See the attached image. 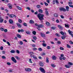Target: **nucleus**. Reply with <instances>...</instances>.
I'll return each mask as SVG.
<instances>
[{
  "mask_svg": "<svg viewBox=\"0 0 73 73\" xmlns=\"http://www.w3.org/2000/svg\"><path fill=\"white\" fill-rule=\"evenodd\" d=\"M38 17L40 20H42L44 19V15L43 14H41L40 13L38 14L37 15Z\"/></svg>",
  "mask_w": 73,
  "mask_h": 73,
  "instance_id": "1",
  "label": "nucleus"
},
{
  "mask_svg": "<svg viewBox=\"0 0 73 73\" xmlns=\"http://www.w3.org/2000/svg\"><path fill=\"white\" fill-rule=\"evenodd\" d=\"M39 70L43 73H45V71L44 70V69L42 67H40L39 68Z\"/></svg>",
  "mask_w": 73,
  "mask_h": 73,
  "instance_id": "2",
  "label": "nucleus"
},
{
  "mask_svg": "<svg viewBox=\"0 0 73 73\" xmlns=\"http://www.w3.org/2000/svg\"><path fill=\"white\" fill-rule=\"evenodd\" d=\"M59 10L60 11H63V12H65L66 11V9L64 7H60L59 8Z\"/></svg>",
  "mask_w": 73,
  "mask_h": 73,
  "instance_id": "3",
  "label": "nucleus"
},
{
  "mask_svg": "<svg viewBox=\"0 0 73 73\" xmlns=\"http://www.w3.org/2000/svg\"><path fill=\"white\" fill-rule=\"evenodd\" d=\"M11 60L14 62H15V63H16L17 62V60H16L15 58L13 57H11Z\"/></svg>",
  "mask_w": 73,
  "mask_h": 73,
  "instance_id": "4",
  "label": "nucleus"
},
{
  "mask_svg": "<svg viewBox=\"0 0 73 73\" xmlns=\"http://www.w3.org/2000/svg\"><path fill=\"white\" fill-rule=\"evenodd\" d=\"M30 56L31 58L33 57V58H34V59H35V60H37V58L36 56L34 55H32V54H31Z\"/></svg>",
  "mask_w": 73,
  "mask_h": 73,
  "instance_id": "5",
  "label": "nucleus"
},
{
  "mask_svg": "<svg viewBox=\"0 0 73 73\" xmlns=\"http://www.w3.org/2000/svg\"><path fill=\"white\" fill-rule=\"evenodd\" d=\"M8 6L9 7V8H10V9H12V4L9 3L8 4Z\"/></svg>",
  "mask_w": 73,
  "mask_h": 73,
  "instance_id": "6",
  "label": "nucleus"
},
{
  "mask_svg": "<svg viewBox=\"0 0 73 73\" xmlns=\"http://www.w3.org/2000/svg\"><path fill=\"white\" fill-rule=\"evenodd\" d=\"M40 36H41V37H45V34L44 33H40Z\"/></svg>",
  "mask_w": 73,
  "mask_h": 73,
  "instance_id": "7",
  "label": "nucleus"
},
{
  "mask_svg": "<svg viewBox=\"0 0 73 73\" xmlns=\"http://www.w3.org/2000/svg\"><path fill=\"white\" fill-rule=\"evenodd\" d=\"M39 64L40 65V66L42 67L44 66V63L41 62H40L39 63Z\"/></svg>",
  "mask_w": 73,
  "mask_h": 73,
  "instance_id": "8",
  "label": "nucleus"
},
{
  "mask_svg": "<svg viewBox=\"0 0 73 73\" xmlns=\"http://www.w3.org/2000/svg\"><path fill=\"white\" fill-rule=\"evenodd\" d=\"M58 28H59L60 29H63V27L60 25H58Z\"/></svg>",
  "mask_w": 73,
  "mask_h": 73,
  "instance_id": "9",
  "label": "nucleus"
},
{
  "mask_svg": "<svg viewBox=\"0 0 73 73\" xmlns=\"http://www.w3.org/2000/svg\"><path fill=\"white\" fill-rule=\"evenodd\" d=\"M16 24L17 25V26L19 28H21V24H20L19 23H17Z\"/></svg>",
  "mask_w": 73,
  "mask_h": 73,
  "instance_id": "10",
  "label": "nucleus"
},
{
  "mask_svg": "<svg viewBox=\"0 0 73 73\" xmlns=\"http://www.w3.org/2000/svg\"><path fill=\"white\" fill-rule=\"evenodd\" d=\"M52 58L54 60H56L57 58L56 57V56H55L53 55L52 56Z\"/></svg>",
  "mask_w": 73,
  "mask_h": 73,
  "instance_id": "11",
  "label": "nucleus"
},
{
  "mask_svg": "<svg viewBox=\"0 0 73 73\" xmlns=\"http://www.w3.org/2000/svg\"><path fill=\"white\" fill-rule=\"evenodd\" d=\"M25 33H26L27 34V35H29L31 34V33L30 32V31H26Z\"/></svg>",
  "mask_w": 73,
  "mask_h": 73,
  "instance_id": "12",
  "label": "nucleus"
},
{
  "mask_svg": "<svg viewBox=\"0 0 73 73\" xmlns=\"http://www.w3.org/2000/svg\"><path fill=\"white\" fill-rule=\"evenodd\" d=\"M25 70L27 72H29L31 70V69L30 68H25Z\"/></svg>",
  "mask_w": 73,
  "mask_h": 73,
  "instance_id": "13",
  "label": "nucleus"
},
{
  "mask_svg": "<svg viewBox=\"0 0 73 73\" xmlns=\"http://www.w3.org/2000/svg\"><path fill=\"white\" fill-rule=\"evenodd\" d=\"M9 23L10 24H13V21H12V20L10 19L9 20Z\"/></svg>",
  "mask_w": 73,
  "mask_h": 73,
  "instance_id": "14",
  "label": "nucleus"
},
{
  "mask_svg": "<svg viewBox=\"0 0 73 73\" xmlns=\"http://www.w3.org/2000/svg\"><path fill=\"white\" fill-rule=\"evenodd\" d=\"M38 11L40 13H43V11L42 9H39L38 10Z\"/></svg>",
  "mask_w": 73,
  "mask_h": 73,
  "instance_id": "15",
  "label": "nucleus"
},
{
  "mask_svg": "<svg viewBox=\"0 0 73 73\" xmlns=\"http://www.w3.org/2000/svg\"><path fill=\"white\" fill-rule=\"evenodd\" d=\"M68 32L70 35H71V34H72V33H73V32L72 31H70V30H69L68 31Z\"/></svg>",
  "mask_w": 73,
  "mask_h": 73,
  "instance_id": "16",
  "label": "nucleus"
},
{
  "mask_svg": "<svg viewBox=\"0 0 73 73\" xmlns=\"http://www.w3.org/2000/svg\"><path fill=\"white\" fill-rule=\"evenodd\" d=\"M44 27V25L42 24L39 25L38 26V28H42Z\"/></svg>",
  "mask_w": 73,
  "mask_h": 73,
  "instance_id": "17",
  "label": "nucleus"
},
{
  "mask_svg": "<svg viewBox=\"0 0 73 73\" xmlns=\"http://www.w3.org/2000/svg\"><path fill=\"white\" fill-rule=\"evenodd\" d=\"M11 53H15V50H12L11 51H10Z\"/></svg>",
  "mask_w": 73,
  "mask_h": 73,
  "instance_id": "18",
  "label": "nucleus"
},
{
  "mask_svg": "<svg viewBox=\"0 0 73 73\" xmlns=\"http://www.w3.org/2000/svg\"><path fill=\"white\" fill-rule=\"evenodd\" d=\"M46 25H47V26H50V23L48 22H46Z\"/></svg>",
  "mask_w": 73,
  "mask_h": 73,
  "instance_id": "19",
  "label": "nucleus"
},
{
  "mask_svg": "<svg viewBox=\"0 0 73 73\" xmlns=\"http://www.w3.org/2000/svg\"><path fill=\"white\" fill-rule=\"evenodd\" d=\"M65 37H66V36L62 35L61 36V38H62V39L63 40H64V39H65Z\"/></svg>",
  "mask_w": 73,
  "mask_h": 73,
  "instance_id": "20",
  "label": "nucleus"
},
{
  "mask_svg": "<svg viewBox=\"0 0 73 73\" xmlns=\"http://www.w3.org/2000/svg\"><path fill=\"white\" fill-rule=\"evenodd\" d=\"M66 11H69V7L68 6H66Z\"/></svg>",
  "mask_w": 73,
  "mask_h": 73,
  "instance_id": "21",
  "label": "nucleus"
},
{
  "mask_svg": "<svg viewBox=\"0 0 73 73\" xmlns=\"http://www.w3.org/2000/svg\"><path fill=\"white\" fill-rule=\"evenodd\" d=\"M3 18H2L1 17H0V22L1 23H3Z\"/></svg>",
  "mask_w": 73,
  "mask_h": 73,
  "instance_id": "22",
  "label": "nucleus"
},
{
  "mask_svg": "<svg viewBox=\"0 0 73 73\" xmlns=\"http://www.w3.org/2000/svg\"><path fill=\"white\" fill-rule=\"evenodd\" d=\"M54 17H57L58 16V14H57L56 13H55L54 14Z\"/></svg>",
  "mask_w": 73,
  "mask_h": 73,
  "instance_id": "23",
  "label": "nucleus"
},
{
  "mask_svg": "<svg viewBox=\"0 0 73 73\" xmlns=\"http://www.w3.org/2000/svg\"><path fill=\"white\" fill-rule=\"evenodd\" d=\"M30 24H33V23H34V21H33L32 20H31L30 21Z\"/></svg>",
  "mask_w": 73,
  "mask_h": 73,
  "instance_id": "24",
  "label": "nucleus"
},
{
  "mask_svg": "<svg viewBox=\"0 0 73 73\" xmlns=\"http://www.w3.org/2000/svg\"><path fill=\"white\" fill-rule=\"evenodd\" d=\"M17 37H18V38H21V36L19 34H17Z\"/></svg>",
  "mask_w": 73,
  "mask_h": 73,
  "instance_id": "25",
  "label": "nucleus"
},
{
  "mask_svg": "<svg viewBox=\"0 0 73 73\" xmlns=\"http://www.w3.org/2000/svg\"><path fill=\"white\" fill-rule=\"evenodd\" d=\"M65 67H66V68H70V66H69V65H65Z\"/></svg>",
  "mask_w": 73,
  "mask_h": 73,
  "instance_id": "26",
  "label": "nucleus"
},
{
  "mask_svg": "<svg viewBox=\"0 0 73 73\" xmlns=\"http://www.w3.org/2000/svg\"><path fill=\"white\" fill-rule=\"evenodd\" d=\"M33 34L34 35H36V32L35 31H34L33 32Z\"/></svg>",
  "mask_w": 73,
  "mask_h": 73,
  "instance_id": "27",
  "label": "nucleus"
},
{
  "mask_svg": "<svg viewBox=\"0 0 73 73\" xmlns=\"http://www.w3.org/2000/svg\"><path fill=\"white\" fill-rule=\"evenodd\" d=\"M36 7L37 8H38V9H40L41 8V6L39 5H37Z\"/></svg>",
  "mask_w": 73,
  "mask_h": 73,
  "instance_id": "28",
  "label": "nucleus"
},
{
  "mask_svg": "<svg viewBox=\"0 0 73 73\" xmlns=\"http://www.w3.org/2000/svg\"><path fill=\"white\" fill-rule=\"evenodd\" d=\"M45 13L46 14V15H49V14H48V11H45Z\"/></svg>",
  "mask_w": 73,
  "mask_h": 73,
  "instance_id": "29",
  "label": "nucleus"
},
{
  "mask_svg": "<svg viewBox=\"0 0 73 73\" xmlns=\"http://www.w3.org/2000/svg\"><path fill=\"white\" fill-rule=\"evenodd\" d=\"M18 22L19 23H22V20L21 19H19L18 20Z\"/></svg>",
  "mask_w": 73,
  "mask_h": 73,
  "instance_id": "30",
  "label": "nucleus"
},
{
  "mask_svg": "<svg viewBox=\"0 0 73 73\" xmlns=\"http://www.w3.org/2000/svg\"><path fill=\"white\" fill-rule=\"evenodd\" d=\"M51 66L52 68H55V67H56V66L53 64H51Z\"/></svg>",
  "mask_w": 73,
  "mask_h": 73,
  "instance_id": "31",
  "label": "nucleus"
},
{
  "mask_svg": "<svg viewBox=\"0 0 73 73\" xmlns=\"http://www.w3.org/2000/svg\"><path fill=\"white\" fill-rule=\"evenodd\" d=\"M46 62L47 63H49V59L48 58V57H47L46 58Z\"/></svg>",
  "mask_w": 73,
  "mask_h": 73,
  "instance_id": "32",
  "label": "nucleus"
},
{
  "mask_svg": "<svg viewBox=\"0 0 73 73\" xmlns=\"http://www.w3.org/2000/svg\"><path fill=\"white\" fill-rule=\"evenodd\" d=\"M68 65H73V63L71 62H69Z\"/></svg>",
  "mask_w": 73,
  "mask_h": 73,
  "instance_id": "33",
  "label": "nucleus"
},
{
  "mask_svg": "<svg viewBox=\"0 0 73 73\" xmlns=\"http://www.w3.org/2000/svg\"><path fill=\"white\" fill-rule=\"evenodd\" d=\"M9 16L10 17H14V15H9Z\"/></svg>",
  "mask_w": 73,
  "mask_h": 73,
  "instance_id": "34",
  "label": "nucleus"
},
{
  "mask_svg": "<svg viewBox=\"0 0 73 73\" xmlns=\"http://www.w3.org/2000/svg\"><path fill=\"white\" fill-rule=\"evenodd\" d=\"M15 58L18 60H20V58L17 56H15Z\"/></svg>",
  "mask_w": 73,
  "mask_h": 73,
  "instance_id": "35",
  "label": "nucleus"
},
{
  "mask_svg": "<svg viewBox=\"0 0 73 73\" xmlns=\"http://www.w3.org/2000/svg\"><path fill=\"white\" fill-rule=\"evenodd\" d=\"M33 39H34V40H36L37 39V37L35 36H33Z\"/></svg>",
  "mask_w": 73,
  "mask_h": 73,
  "instance_id": "36",
  "label": "nucleus"
},
{
  "mask_svg": "<svg viewBox=\"0 0 73 73\" xmlns=\"http://www.w3.org/2000/svg\"><path fill=\"white\" fill-rule=\"evenodd\" d=\"M65 27H66V28H69V26L68 25H66L65 24Z\"/></svg>",
  "mask_w": 73,
  "mask_h": 73,
  "instance_id": "37",
  "label": "nucleus"
},
{
  "mask_svg": "<svg viewBox=\"0 0 73 73\" xmlns=\"http://www.w3.org/2000/svg\"><path fill=\"white\" fill-rule=\"evenodd\" d=\"M17 8L18 9H19V10H21V8L19 6H17Z\"/></svg>",
  "mask_w": 73,
  "mask_h": 73,
  "instance_id": "38",
  "label": "nucleus"
},
{
  "mask_svg": "<svg viewBox=\"0 0 73 73\" xmlns=\"http://www.w3.org/2000/svg\"><path fill=\"white\" fill-rule=\"evenodd\" d=\"M1 57L3 59H5L6 58V57L5 56H1Z\"/></svg>",
  "mask_w": 73,
  "mask_h": 73,
  "instance_id": "39",
  "label": "nucleus"
},
{
  "mask_svg": "<svg viewBox=\"0 0 73 73\" xmlns=\"http://www.w3.org/2000/svg\"><path fill=\"white\" fill-rule=\"evenodd\" d=\"M60 33L61 35H64V33L62 31H60Z\"/></svg>",
  "mask_w": 73,
  "mask_h": 73,
  "instance_id": "40",
  "label": "nucleus"
},
{
  "mask_svg": "<svg viewBox=\"0 0 73 73\" xmlns=\"http://www.w3.org/2000/svg\"><path fill=\"white\" fill-rule=\"evenodd\" d=\"M7 43L8 45L9 46H10V45H11V44H10L9 42L7 41Z\"/></svg>",
  "mask_w": 73,
  "mask_h": 73,
  "instance_id": "41",
  "label": "nucleus"
},
{
  "mask_svg": "<svg viewBox=\"0 0 73 73\" xmlns=\"http://www.w3.org/2000/svg\"><path fill=\"white\" fill-rule=\"evenodd\" d=\"M20 45H23V43L22 41H20L19 43Z\"/></svg>",
  "mask_w": 73,
  "mask_h": 73,
  "instance_id": "42",
  "label": "nucleus"
},
{
  "mask_svg": "<svg viewBox=\"0 0 73 73\" xmlns=\"http://www.w3.org/2000/svg\"><path fill=\"white\" fill-rule=\"evenodd\" d=\"M16 52L17 53H18V54H19V53H20V51L18 50H16Z\"/></svg>",
  "mask_w": 73,
  "mask_h": 73,
  "instance_id": "43",
  "label": "nucleus"
},
{
  "mask_svg": "<svg viewBox=\"0 0 73 73\" xmlns=\"http://www.w3.org/2000/svg\"><path fill=\"white\" fill-rule=\"evenodd\" d=\"M44 3L46 6H48V4L47 3H46V2H44Z\"/></svg>",
  "mask_w": 73,
  "mask_h": 73,
  "instance_id": "44",
  "label": "nucleus"
},
{
  "mask_svg": "<svg viewBox=\"0 0 73 73\" xmlns=\"http://www.w3.org/2000/svg\"><path fill=\"white\" fill-rule=\"evenodd\" d=\"M68 4H69L72 5V4H73V3H72V1H70V2H69Z\"/></svg>",
  "mask_w": 73,
  "mask_h": 73,
  "instance_id": "45",
  "label": "nucleus"
},
{
  "mask_svg": "<svg viewBox=\"0 0 73 73\" xmlns=\"http://www.w3.org/2000/svg\"><path fill=\"white\" fill-rule=\"evenodd\" d=\"M51 28L52 29H53V30H54V29H56V27H52Z\"/></svg>",
  "mask_w": 73,
  "mask_h": 73,
  "instance_id": "46",
  "label": "nucleus"
},
{
  "mask_svg": "<svg viewBox=\"0 0 73 73\" xmlns=\"http://www.w3.org/2000/svg\"><path fill=\"white\" fill-rule=\"evenodd\" d=\"M23 25L25 27H27V24L25 23H24Z\"/></svg>",
  "mask_w": 73,
  "mask_h": 73,
  "instance_id": "47",
  "label": "nucleus"
},
{
  "mask_svg": "<svg viewBox=\"0 0 73 73\" xmlns=\"http://www.w3.org/2000/svg\"><path fill=\"white\" fill-rule=\"evenodd\" d=\"M42 45L43 46H46V44L45 43H43Z\"/></svg>",
  "mask_w": 73,
  "mask_h": 73,
  "instance_id": "48",
  "label": "nucleus"
},
{
  "mask_svg": "<svg viewBox=\"0 0 73 73\" xmlns=\"http://www.w3.org/2000/svg\"><path fill=\"white\" fill-rule=\"evenodd\" d=\"M0 49L1 50H3V46H1L0 48Z\"/></svg>",
  "mask_w": 73,
  "mask_h": 73,
  "instance_id": "49",
  "label": "nucleus"
},
{
  "mask_svg": "<svg viewBox=\"0 0 73 73\" xmlns=\"http://www.w3.org/2000/svg\"><path fill=\"white\" fill-rule=\"evenodd\" d=\"M67 47L68 48H70V45H69V44H67Z\"/></svg>",
  "mask_w": 73,
  "mask_h": 73,
  "instance_id": "50",
  "label": "nucleus"
},
{
  "mask_svg": "<svg viewBox=\"0 0 73 73\" xmlns=\"http://www.w3.org/2000/svg\"><path fill=\"white\" fill-rule=\"evenodd\" d=\"M55 35L57 36H58V37H59L60 36V35H59L57 33H56L55 34Z\"/></svg>",
  "mask_w": 73,
  "mask_h": 73,
  "instance_id": "51",
  "label": "nucleus"
},
{
  "mask_svg": "<svg viewBox=\"0 0 73 73\" xmlns=\"http://www.w3.org/2000/svg\"><path fill=\"white\" fill-rule=\"evenodd\" d=\"M2 52L3 54H5V51H2Z\"/></svg>",
  "mask_w": 73,
  "mask_h": 73,
  "instance_id": "52",
  "label": "nucleus"
},
{
  "mask_svg": "<svg viewBox=\"0 0 73 73\" xmlns=\"http://www.w3.org/2000/svg\"><path fill=\"white\" fill-rule=\"evenodd\" d=\"M38 50L39 51H41V50H42V48H39Z\"/></svg>",
  "mask_w": 73,
  "mask_h": 73,
  "instance_id": "53",
  "label": "nucleus"
},
{
  "mask_svg": "<svg viewBox=\"0 0 73 73\" xmlns=\"http://www.w3.org/2000/svg\"><path fill=\"white\" fill-rule=\"evenodd\" d=\"M32 60L31 59H30L29 60V62H30V63H32Z\"/></svg>",
  "mask_w": 73,
  "mask_h": 73,
  "instance_id": "54",
  "label": "nucleus"
},
{
  "mask_svg": "<svg viewBox=\"0 0 73 73\" xmlns=\"http://www.w3.org/2000/svg\"><path fill=\"white\" fill-rule=\"evenodd\" d=\"M47 49H50V46H47Z\"/></svg>",
  "mask_w": 73,
  "mask_h": 73,
  "instance_id": "55",
  "label": "nucleus"
},
{
  "mask_svg": "<svg viewBox=\"0 0 73 73\" xmlns=\"http://www.w3.org/2000/svg\"><path fill=\"white\" fill-rule=\"evenodd\" d=\"M1 31H4V28H3L2 27H1Z\"/></svg>",
  "mask_w": 73,
  "mask_h": 73,
  "instance_id": "56",
  "label": "nucleus"
},
{
  "mask_svg": "<svg viewBox=\"0 0 73 73\" xmlns=\"http://www.w3.org/2000/svg\"><path fill=\"white\" fill-rule=\"evenodd\" d=\"M60 50H64V48H62V47H60Z\"/></svg>",
  "mask_w": 73,
  "mask_h": 73,
  "instance_id": "57",
  "label": "nucleus"
},
{
  "mask_svg": "<svg viewBox=\"0 0 73 73\" xmlns=\"http://www.w3.org/2000/svg\"><path fill=\"white\" fill-rule=\"evenodd\" d=\"M37 49V48H33V50H36Z\"/></svg>",
  "mask_w": 73,
  "mask_h": 73,
  "instance_id": "58",
  "label": "nucleus"
},
{
  "mask_svg": "<svg viewBox=\"0 0 73 73\" xmlns=\"http://www.w3.org/2000/svg\"><path fill=\"white\" fill-rule=\"evenodd\" d=\"M60 17L62 19H64V17L63 15H60Z\"/></svg>",
  "mask_w": 73,
  "mask_h": 73,
  "instance_id": "59",
  "label": "nucleus"
},
{
  "mask_svg": "<svg viewBox=\"0 0 73 73\" xmlns=\"http://www.w3.org/2000/svg\"><path fill=\"white\" fill-rule=\"evenodd\" d=\"M7 64L8 65H11V63L10 62H8L7 63Z\"/></svg>",
  "mask_w": 73,
  "mask_h": 73,
  "instance_id": "60",
  "label": "nucleus"
},
{
  "mask_svg": "<svg viewBox=\"0 0 73 73\" xmlns=\"http://www.w3.org/2000/svg\"><path fill=\"white\" fill-rule=\"evenodd\" d=\"M45 53L44 52H43L42 54V56H45Z\"/></svg>",
  "mask_w": 73,
  "mask_h": 73,
  "instance_id": "61",
  "label": "nucleus"
},
{
  "mask_svg": "<svg viewBox=\"0 0 73 73\" xmlns=\"http://www.w3.org/2000/svg\"><path fill=\"white\" fill-rule=\"evenodd\" d=\"M56 21L57 23H60V22H59V20H58V19L56 20Z\"/></svg>",
  "mask_w": 73,
  "mask_h": 73,
  "instance_id": "62",
  "label": "nucleus"
},
{
  "mask_svg": "<svg viewBox=\"0 0 73 73\" xmlns=\"http://www.w3.org/2000/svg\"><path fill=\"white\" fill-rule=\"evenodd\" d=\"M21 32H24V30L23 29H21Z\"/></svg>",
  "mask_w": 73,
  "mask_h": 73,
  "instance_id": "63",
  "label": "nucleus"
},
{
  "mask_svg": "<svg viewBox=\"0 0 73 73\" xmlns=\"http://www.w3.org/2000/svg\"><path fill=\"white\" fill-rule=\"evenodd\" d=\"M69 6L70 7H71V8H73V5H69Z\"/></svg>",
  "mask_w": 73,
  "mask_h": 73,
  "instance_id": "64",
  "label": "nucleus"
}]
</instances>
